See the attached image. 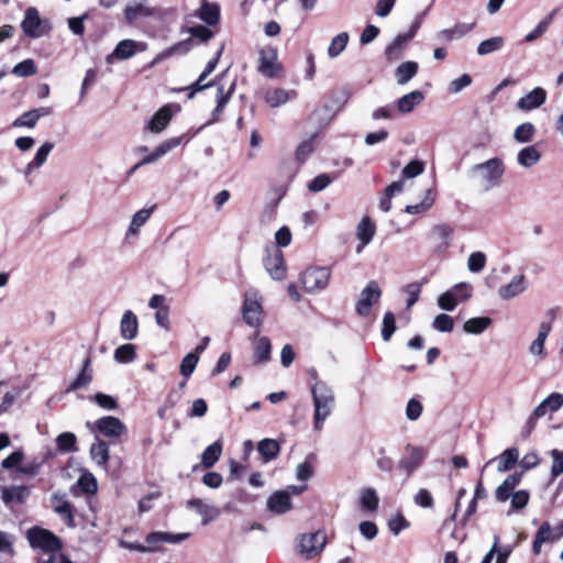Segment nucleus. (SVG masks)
Segmentation results:
<instances>
[{
    "label": "nucleus",
    "instance_id": "nucleus-1",
    "mask_svg": "<svg viewBox=\"0 0 563 563\" xmlns=\"http://www.w3.org/2000/svg\"><path fill=\"white\" fill-rule=\"evenodd\" d=\"M314 408L313 428L321 431L325 420L331 416L335 406V396L332 387L325 382H316L311 387Z\"/></svg>",
    "mask_w": 563,
    "mask_h": 563
},
{
    "label": "nucleus",
    "instance_id": "nucleus-2",
    "mask_svg": "<svg viewBox=\"0 0 563 563\" xmlns=\"http://www.w3.org/2000/svg\"><path fill=\"white\" fill-rule=\"evenodd\" d=\"M505 170L504 161L499 157H493L474 165L471 173L485 190H489L501 185Z\"/></svg>",
    "mask_w": 563,
    "mask_h": 563
},
{
    "label": "nucleus",
    "instance_id": "nucleus-3",
    "mask_svg": "<svg viewBox=\"0 0 563 563\" xmlns=\"http://www.w3.org/2000/svg\"><path fill=\"white\" fill-rule=\"evenodd\" d=\"M87 427L91 431H98L100 434L110 439L112 443L120 442V438L126 434V427L123 422L119 418L112 416L102 417L93 423L87 422Z\"/></svg>",
    "mask_w": 563,
    "mask_h": 563
},
{
    "label": "nucleus",
    "instance_id": "nucleus-4",
    "mask_svg": "<svg viewBox=\"0 0 563 563\" xmlns=\"http://www.w3.org/2000/svg\"><path fill=\"white\" fill-rule=\"evenodd\" d=\"M473 287L468 283H459L441 294L438 298V306L442 310L452 311L455 307L472 297Z\"/></svg>",
    "mask_w": 563,
    "mask_h": 563
},
{
    "label": "nucleus",
    "instance_id": "nucleus-5",
    "mask_svg": "<svg viewBox=\"0 0 563 563\" xmlns=\"http://www.w3.org/2000/svg\"><path fill=\"white\" fill-rule=\"evenodd\" d=\"M26 537L32 548L40 549L47 554L57 553L62 549L59 539L48 530L34 527L27 530Z\"/></svg>",
    "mask_w": 563,
    "mask_h": 563
},
{
    "label": "nucleus",
    "instance_id": "nucleus-6",
    "mask_svg": "<svg viewBox=\"0 0 563 563\" xmlns=\"http://www.w3.org/2000/svg\"><path fill=\"white\" fill-rule=\"evenodd\" d=\"M331 277L329 267H309L301 274V285L307 292H319L327 288Z\"/></svg>",
    "mask_w": 563,
    "mask_h": 563
},
{
    "label": "nucleus",
    "instance_id": "nucleus-7",
    "mask_svg": "<svg viewBox=\"0 0 563 563\" xmlns=\"http://www.w3.org/2000/svg\"><path fill=\"white\" fill-rule=\"evenodd\" d=\"M428 455V450L423 446L407 444L405 452L398 462L399 470L411 475L418 467L422 465Z\"/></svg>",
    "mask_w": 563,
    "mask_h": 563
},
{
    "label": "nucleus",
    "instance_id": "nucleus-8",
    "mask_svg": "<svg viewBox=\"0 0 563 563\" xmlns=\"http://www.w3.org/2000/svg\"><path fill=\"white\" fill-rule=\"evenodd\" d=\"M327 543V537L321 531L301 534L298 541V548L301 555L306 559H312L320 554Z\"/></svg>",
    "mask_w": 563,
    "mask_h": 563
},
{
    "label": "nucleus",
    "instance_id": "nucleus-9",
    "mask_svg": "<svg viewBox=\"0 0 563 563\" xmlns=\"http://www.w3.org/2000/svg\"><path fill=\"white\" fill-rule=\"evenodd\" d=\"M21 27L25 35L33 38L43 36L49 30L47 23L41 19L38 10L34 7L25 10Z\"/></svg>",
    "mask_w": 563,
    "mask_h": 563
},
{
    "label": "nucleus",
    "instance_id": "nucleus-10",
    "mask_svg": "<svg viewBox=\"0 0 563 563\" xmlns=\"http://www.w3.org/2000/svg\"><path fill=\"white\" fill-rule=\"evenodd\" d=\"M242 314L243 320L250 327L258 328L262 324L263 308L261 297L256 291L245 294Z\"/></svg>",
    "mask_w": 563,
    "mask_h": 563
},
{
    "label": "nucleus",
    "instance_id": "nucleus-11",
    "mask_svg": "<svg viewBox=\"0 0 563 563\" xmlns=\"http://www.w3.org/2000/svg\"><path fill=\"white\" fill-rule=\"evenodd\" d=\"M382 290L377 282L371 280L363 288L360 298L356 301L355 310L361 317H367L371 313L373 305L379 301Z\"/></svg>",
    "mask_w": 563,
    "mask_h": 563
},
{
    "label": "nucleus",
    "instance_id": "nucleus-12",
    "mask_svg": "<svg viewBox=\"0 0 563 563\" xmlns=\"http://www.w3.org/2000/svg\"><path fill=\"white\" fill-rule=\"evenodd\" d=\"M190 534L188 532L172 533L164 531H153L148 533L145 538L147 544L145 545L146 552H157L159 550V544L162 543H181L183 541L187 540Z\"/></svg>",
    "mask_w": 563,
    "mask_h": 563
},
{
    "label": "nucleus",
    "instance_id": "nucleus-13",
    "mask_svg": "<svg viewBox=\"0 0 563 563\" xmlns=\"http://www.w3.org/2000/svg\"><path fill=\"white\" fill-rule=\"evenodd\" d=\"M264 266L272 278L280 280L286 275V266L284 255L280 250L274 247L266 251Z\"/></svg>",
    "mask_w": 563,
    "mask_h": 563
},
{
    "label": "nucleus",
    "instance_id": "nucleus-14",
    "mask_svg": "<svg viewBox=\"0 0 563 563\" xmlns=\"http://www.w3.org/2000/svg\"><path fill=\"white\" fill-rule=\"evenodd\" d=\"M184 141V136L170 137L161 142L153 151L148 152L139 165H151L167 155L170 151L179 146Z\"/></svg>",
    "mask_w": 563,
    "mask_h": 563
},
{
    "label": "nucleus",
    "instance_id": "nucleus-15",
    "mask_svg": "<svg viewBox=\"0 0 563 563\" xmlns=\"http://www.w3.org/2000/svg\"><path fill=\"white\" fill-rule=\"evenodd\" d=\"M282 67L277 62V49L267 47L260 53L258 70L266 77L274 78L278 75Z\"/></svg>",
    "mask_w": 563,
    "mask_h": 563
},
{
    "label": "nucleus",
    "instance_id": "nucleus-16",
    "mask_svg": "<svg viewBox=\"0 0 563 563\" xmlns=\"http://www.w3.org/2000/svg\"><path fill=\"white\" fill-rule=\"evenodd\" d=\"M146 49V44L143 42H136L134 40H122L120 41L112 54L107 56V62L110 63L114 57L117 59H128L136 54V52H143Z\"/></svg>",
    "mask_w": 563,
    "mask_h": 563
},
{
    "label": "nucleus",
    "instance_id": "nucleus-17",
    "mask_svg": "<svg viewBox=\"0 0 563 563\" xmlns=\"http://www.w3.org/2000/svg\"><path fill=\"white\" fill-rule=\"evenodd\" d=\"M222 51H223V46H221L218 49L216 56L207 63L203 71L200 74L198 79L191 86L186 88V90L189 91L188 98H192L196 92L201 91L206 88H209L213 85V81L206 82V79L216 69L218 62L220 59V56L222 54Z\"/></svg>",
    "mask_w": 563,
    "mask_h": 563
},
{
    "label": "nucleus",
    "instance_id": "nucleus-18",
    "mask_svg": "<svg viewBox=\"0 0 563 563\" xmlns=\"http://www.w3.org/2000/svg\"><path fill=\"white\" fill-rule=\"evenodd\" d=\"M552 330L551 321H543L539 324L538 335L529 345V353L537 357L539 361H543L547 357L544 343Z\"/></svg>",
    "mask_w": 563,
    "mask_h": 563
},
{
    "label": "nucleus",
    "instance_id": "nucleus-19",
    "mask_svg": "<svg viewBox=\"0 0 563 563\" xmlns=\"http://www.w3.org/2000/svg\"><path fill=\"white\" fill-rule=\"evenodd\" d=\"M547 101V91L541 87H536L517 101V108L521 111H532L541 107Z\"/></svg>",
    "mask_w": 563,
    "mask_h": 563
},
{
    "label": "nucleus",
    "instance_id": "nucleus-20",
    "mask_svg": "<svg viewBox=\"0 0 563 563\" xmlns=\"http://www.w3.org/2000/svg\"><path fill=\"white\" fill-rule=\"evenodd\" d=\"M296 90L269 88L265 91L264 100L272 108H278L297 98Z\"/></svg>",
    "mask_w": 563,
    "mask_h": 563
},
{
    "label": "nucleus",
    "instance_id": "nucleus-21",
    "mask_svg": "<svg viewBox=\"0 0 563 563\" xmlns=\"http://www.w3.org/2000/svg\"><path fill=\"white\" fill-rule=\"evenodd\" d=\"M187 508L195 510L202 518V525H208L219 515V510L216 506L208 504L206 500L200 498H192L188 500Z\"/></svg>",
    "mask_w": 563,
    "mask_h": 563
},
{
    "label": "nucleus",
    "instance_id": "nucleus-22",
    "mask_svg": "<svg viewBox=\"0 0 563 563\" xmlns=\"http://www.w3.org/2000/svg\"><path fill=\"white\" fill-rule=\"evenodd\" d=\"M416 29H412L411 32L406 34H398L394 41L386 47L385 55L389 62H395L399 59L402 55V51L406 45L411 41L415 36Z\"/></svg>",
    "mask_w": 563,
    "mask_h": 563
},
{
    "label": "nucleus",
    "instance_id": "nucleus-23",
    "mask_svg": "<svg viewBox=\"0 0 563 563\" xmlns=\"http://www.w3.org/2000/svg\"><path fill=\"white\" fill-rule=\"evenodd\" d=\"M527 289V282L525 275H516L511 278V280L501 286L498 289V295L500 298L505 300H509L522 294Z\"/></svg>",
    "mask_w": 563,
    "mask_h": 563
},
{
    "label": "nucleus",
    "instance_id": "nucleus-24",
    "mask_svg": "<svg viewBox=\"0 0 563 563\" xmlns=\"http://www.w3.org/2000/svg\"><path fill=\"white\" fill-rule=\"evenodd\" d=\"M139 332V321L135 313L131 310L124 311L120 321V334L122 339L131 341L136 338Z\"/></svg>",
    "mask_w": 563,
    "mask_h": 563
},
{
    "label": "nucleus",
    "instance_id": "nucleus-25",
    "mask_svg": "<svg viewBox=\"0 0 563 563\" xmlns=\"http://www.w3.org/2000/svg\"><path fill=\"white\" fill-rule=\"evenodd\" d=\"M172 108L170 104L162 107L148 121L147 129L156 134L163 132L172 120Z\"/></svg>",
    "mask_w": 563,
    "mask_h": 563
},
{
    "label": "nucleus",
    "instance_id": "nucleus-26",
    "mask_svg": "<svg viewBox=\"0 0 563 563\" xmlns=\"http://www.w3.org/2000/svg\"><path fill=\"white\" fill-rule=\"evenodd\" d=\"M272 344L267 336L256 335L253 340V361L255 364L267 363L271 358Z\"/></svg>",
    "mask_w": 563,
    "mask_h": 563
},
{
    "label": "nucleus",
    "instance_id": "nucleus-27",
    "mask_svg": "<svg viewBox=\"0 0 563 563\" xmlns=\"http://www.w3.org/2000/svg\"><path fill=\"white\" fill-rule=\"evenodd\" d=\"M267 509L276 515H282L291 509V500L287 492L277 490L267 499Z\"/></svg>",
    "mask_w": 563,
    "mask_h": 563
},
{
    "label": "nucleus",
    "instance_id": "nucleus-28",
    "mask_svg": "<svg viewBox=\"0 0 563 563\" xmlns=\"http://www.w3.org/2000/svg\"><path fill=\"white\" fill-rule=\"evenodd\" d=\"M234 87H235V85L232 84L230 86V88L228 89V91H224L223 86H219L218 87L217 96H216L217 107L213 109V111L211 113V118L208 121V124L216 123V122H218L220 120L227 103L231 99V96H232V93L234 91Z\"/></svg>",
    "mask_w": 563,
    "mask_h": 563
},
{
    "label": "nucleus",
    "instance_id": "nucleus-29",
    "mask_svg": "<svg viewBox=\"0 0 563 563\" xmlns=\"http://www.w3.org/2000/svg\"><path fill=\"white\" fill-rule=\"evenodd\" d=\"M563 406V395L559 393L550 394L534 408V417H544L548 412H556Z\"/></svg>",
    "mask_w": 563,
    "mask_h": 563
},
{
    "label": "nucleus",
    "instance_id": "nucleus-30",
    "mask_svg": "<svg viewBox=\"0 0 563 563\" xmlns=\"http://www.w3.org/2000/svg\"><path fill=\"white\" fill-rule=\"evenodd\" d=\"M376 232L375 224L371 221L369 218L365 217L361 220L356 229L357 239L361 241V244L356 247V253H361L363 249L371 243Z\"/></svg>",
    "mask_w": 563,
    "mask_h": 563
},
{
    "label": "nucleus",
    "instance_id": "nucleus-31",
    "mask_svg": "<svg viewBox=\"0 0 563 563\" xmlns=\"http://www.w3.org/2000/svg\"><path fill=\"white\" fill-rule=\"evenodd\" d=\"M541 159V153L536 145L522 147L516 157L517 164L523 168H531Z\"/></svg>",
    "mask_w": 563,
    "mask_h": 563
},
{
    "label": "nucleus",
    "instance_id": "nucleus-32",
    "mask_svg": "<svg viewBox=\"0 0 563 563\" xmlns=\"http://www.w3.org/2000/svg\"><path fill=\"white\" fill-rule=\"evenodd\" d=\"M423 100H424L423 92L420 90H413V91L400 97L396 102V107L400 113H410Z\"/></svg>",
    "mask_w": 563,
    "mask_h": 563
},
{
    "label": "nucleus",
    "instance_id": "nucleus-33",
    "mask_svg": "<svg viewBox=\"0 0 563 563\" xmlns=\"http://www.w3.org/2000/svg\"><path fill=\"white\" fill-rule=\"evenodd\" d=\"M521 481V474L509 475L496 489V499L500 503L508 500Z\"/></svg>",
    "mask_w": 563,
    "mask_h": 563
},
{
    "label": "nucleus",
    "instance_id": "nucleus-34",
    "mask_svg": "<svg viewBox=\"0 0 563 563\" xmlns=\"http://www.w3.org/2000/svg\"><path fill=\"white\" fill-rule=\"evenodd\" d=\"M474 29V23H457L453 27L444 29L437 35L438 40L451 42L470 33Z\"/></svg>",
    "mask_w": 563,
    "mask_h": 563
},
{
    "label": "nucleus",
    "instance_id": "nucleus-35",
    "mask_svg": "<svg viewBox=\"0 0 563 563\" xmlns=\"http://www.w3.org/2000/svg\"><path fill=\"white\" fill-rule=\"evenodd\" d=\"M54 145L51 142L43 143L36 151L33 159L25 166L23 173L25 176L32 174L33 170L40 168L47 159Z\"/></svg>",
    "mask_w": 563,
    "mask_h": 563
},
{
    "label": "nucleus",
    "instance_id": "nucleus-36",
    "mask_svg": "<svg viewBox=\"0 0 563 563\" xmlns=\"http://www.w3.org/2000/svg\"><path fill=\"white\" fill-rule=\"evenodd\" d=\"M556 538L554 536V530L548 522H543L540 528L538 529L534 540L532 550L536 555L540 554L541 547L545 542H555Z\"/></svg>",
    "mask_w": 563,
    "mask_h": 563
},
{
    "label": "nucleus",
    "instance_id": "nucleus-37",
    "mask_svg": "<svg viewBox=\"0 0 563 563\" xmlns=\"http://www.w3.org/2000/svg\"><path fill=\"white\" fill-rule=\"evenodd\" d=\"M154 208L141 209L135 212L131 219L130 225L126 230L125 238L136 236L141 228L148 221L153 213Z\"/></svg>",
    "mask_w": 563,
    "mask_h": 563
},
{
    "label": "nucleus",
    "instance_id": "nucleus-38",
    "mask_svg": "<svg viewBox=\"0 0 563 563\" xmlns=\"http://www.w3.org/2000/svg\"><path fill=\"white\" fill-rule=\"evenodd\" d=\"M432 232L434 236L439 240V244L437 246L438 251H446L451 246L454 229L449 224L441 223L433 227Z\"/></svg>",
    "mask_w": 563,
    "mask_h": 563
},
{
    "label": "nucleus",
    "instance_id": "nucleus-39",
    "mask_svg": "<svg viewBox=\"0 0 563 563\" xmlns=\"http://www.w3.org/2000/svg\"><path fill=\"white\" fill-rule=\"evenodd\" d=\"M90 456L93 462L99 466H106L109 461V446L108 443L96 437V441L90 448Z\"/></svg>",
    "mask_w": 563,
    "mask_h": 563
},
{
    "label": "nucleus",
    "instance_id": "nucleus-40",
    "mask_svg": "<svg viewBox=\"0 0 563 563\" xmlns=\"http://www.w3.org/2000/svg\"><path fill=\"white\" fill-rule=\"evenodd\" d=\"M419 65L416 62L401 63L395 70V77L398 85H406L418 73Z\"/></svg>",
    "mask_w": 563,
    "mask_h": 563
},
{
    "label": "nucleus",
    "instance_id": "nucleus-41",
    "mask_svg": "<svg viewBox=\"0 0 563 563\" xmlns=\"http://www.w3.org/2000/svg\"><path fill=\"white\" fill-rule=\"evenodd\" d=\"M53 508L54 511L65 520L68 527L75 526L71 505L68 500L55 495L53 499Z\"/></svg>",
    "mask_w": 563,
    "mask_h": 563
},
{
    "label": "nucleus",
    "instance_id": "nucleus-42",
    "mask_svg": "<svg viewBox=\"0 0 563 563\" xmlns=\"http://www.w3.org/2000/svg\"><path fill=\"white\" fill-rule=\"evenodd\" d=\"M49 457H52L51 453H46L44 455H36V456L32 457L31 460H29L23 465H21L18 468V471H19V473H21L22 475H25V476H35L40 473L42 466Z\"/></svg>",
    "mask_w": 563,
    "mask_h": 563
},
{
    "label": "nucleus",
    "instance_id": "nucleus-43",
    "mask_svg": "<svg viewBox=\"0 0 563 563\" xmlns=\"http://www.w3.org/2000/svg\"><path fill=\"white\" fill-rule=\"evenodd\" d=\"M198 16L208 25H216L220 20V8L216 3L203 1L198 11Z\"/></svg>",
    "mask_w": 563,
    "mask_h": 563
},
{
    "label": "nucleus",
    "instance_id": "nucleus-44",
    "mask_svg": "<svg viewBox=\"0 0 563 563\" xmlns=\"http://www.w3.org/2000/svg\"><path fill=\"white\" fill-rule=\"evenodd\" d=\"M222 454V441L217 440L205 449L201 454V464L206 468L212 467L220 459Z\"/></svg>",
    "mask_w": 563,
    "mask_h": 563
},
{
    "label": "nucleus",
    "instance_id": "nucleus-45",
    "mask_svg": "<svg viewBox=\"0 0 563 563\" xmlns=\"http://www.w3.org/2000/svg\"><path fill=\"white\" fill-rule=\"evenodd\" d=\"M91 360L88 357L84 361L82 368L80 373L77 375V377L73 380V383L68 386L67 391H73L76 389H79L81 387L87 386L91 379Z\"/></svg>",
    "mask_w": 563,
    "mask_h": 563
},
{
    "label": "nucleus",
    "instance_id": "nucleus-46",
    "mask_svg": "<svg viewBox=\"0 0 563 563\" xmlns=\"http://www.w3.org/2000/svg\"><path fill=\"white\" fill-rule=\"evenodd\" d=\"M361 507L366 511H376L379 504L377 493L372 487L363 488L360 493Z\"/></svg>",
    "mask_w": 563,
    "mask_h": 563
},
{
    "label": "nucleus",
    "instance_id": "nucleus-47",
    "mask_svg": "<svg viewBox=\"0 0 563 563\" xmlns=\"http://www.w3.org/2000/svg\"><path fill=\"white\" fill-rule=\"evenodd\" d=\"M537 133L536 126L531 122L519 124L514 131V140L517 143H530Z\"/></svg>",
    "mask_w": 563,
    "mask_h": 563
},
{
    "label": "nucleus",
    "instance_id": "nucleus-48",
    "mask_svg": "<svg viewBox=\"0 0 563 563\" xmlns=\"http://www.w3.org/2000/svg\"><path fill=\"white\" fill-rule=\"evenodd\" d=\"M257 450L264 461L268 462L278 455L280 446L276 440L264 439L258 442Z\"/></svg>",
    "mask_w": 563,
    "mask_h": 563
},
{
    "label": "nucleus",
    "instance_id": "nucleus-49",
    "mask_svg": "<svg viewBox=\"0 0 563 563\" xmlns=\"http://www.w3.org/2000/svg\"><path fill=\"white\" fill-rule=\"evenodd\" d=\"M519 453L517 449H507L505 450L497 459V470L500 473H504L510 470L516 462L518 461Z\"/></svg>",
    "mask_w": 563,
    "mask_h": 563
},
{
    "label": "nucleus",
    "instance_id": "nucleus-50",
    "mask_svg": "<svg viewBox=\"0 0 563 563\" xmlns=\"http://www.w3.org/2000/svg\"><path fill=\"white\" fill-rule=\"evenodd\" d=\"M492 324V319L488 317H476L468 319L463 324V330L470 334H481Z\"/></svg>",
    "mask_w": 563,
    "mask_h": 563
},
{
    "label": "nucleus",
    "instance_id": "nucleus-51",
    "mask_svg": "<svg viewBox=\"0 0 563 563\" xmlns=\"http://www.w3.org/2000/svg\"><path fill=\"white\" fill-rule=\"evenodd\" d=\"M153 13V9L141 3L129 4L124 10V15L129 23H133L135 20L142 16H151Z\"/></svg>",
    "mask_w": 563,
    "mask_h": 563
},
{
    "label": "nucleus",
    "instance_id": "nucleus-52",
    "mask_svg": "<svg viewBox=\"0 0 563 563\" xmlns=\"http://www.w3.org/2000/svg\"><path fill=\"white\" fill-rule=\"evenodd\" d=\"M504 37L501 36H493L490 38L482 41L477 46V54L479 56H485L488 54H492L494 52H497L503 48L504 46Z\"/></svg>",
    "mask_w": 563,
    "mask_h": 563
},
{
    "label": "nucleus",
    "instance_id": "nucleus-53",
    "mask_svg": "<svg viewBox=\"0 0 563 563\" xmlns=\"http://www.w3.org/2000/svg\"><path fill=\"white\" fill-rule=\"evenodd\" d=\"M113 357L120 364L132 363L136 357V350L133 344L125 343L115 349Z\"/></svg>",
    "mask_w": 563,
    "mask_h": 563
},
{
    "label": "nucleus",
    "instance_id": "nucleus-54",
    "mask_svg": "<svg viewBox=\"0 0 563 563\" xmlns=\"http://www.w3.org/2000/svg\"><path fill=\"white\" fill-rule=\"evenodd\" d=\"M349 34L346 32H341L338 35H335L329 47H328V55L330 58L338 57L346 47L349 43Z\"/></svg>",
    "mask_w": 563,
    "mask_h": 563
},
{
    "label": "nucleus",
    "instance_id": "nucleus-55",
    "mask_svg": "<svg viewBox=\"0 0 563 563\" xmlns=\"http://www.w3.org/2000/svg\"><path fill=\"white\" fill-rule=\"evenodd\" d=\"M77 438L73 432H63L56 438V445L63 452L77 451Z\"/></svg>",
    "mask_w": 563,
    "mask_h": 563
},
{
    "label": "nucleus",
    "instance_id": "nucleus-56",
    "mask_svg": "<svg viewBox=\"0 0 563 563\" xmlns=\"http://www.w3.org/2000/svg\"><path fill=\"white\" fill-rule=\"evenodd\" d=\"M27 494V489L24 486H12L2 488V499L5 504L18 500L21 501Z\"/></svg>",
    "mask_w": 563,
    "mask_h": 563
},
{
    "label": "nucleus",
    "instance_id": "nucleus-57",
    "mask_svg": "<svg viewBox=\"0 0 563 563\" xmlns=\"http://www.w3.org/2000/svg\"><path fill=\"white\" fill-rule=\"evenodd\" d=\"M198 362L199 356L196 353H188L180 363V374L188 379L194 373Z\"/></svg>",
    "mask_w": 563,
    "mask_h": 563
},
{
    "label": "nucleus",
    "instance_id": "nucleus-58",
    "mask_svg": "<svg viewBox=\"0 0 563 563\" xmlns=\"http://www.w3.org/2000/svg\"><path fill=\"white\" fill-rule=\"evenodd\" d=\"M35 73H36L35 63L33 59H30V58L24 59L23 62L16 64L12 69V74L18 77H21V78L32 76Z\"/></svg>",
    "mask_w": 563,
    "mask_h": 563
},
{
    "label": "nucleus",
    "instance_id": "nucleus-59",
    "mask_svg": "<svg viewBox=\"0 0 563 563\" xmlns=\"http://www.w3.org/2000/svg\"><path fill=\"white\" fill-rule=\"evenodd\" d=\"M77 486L86 494H95L98 489L97 479L91 473H84L78 478Z\"/></svg>",
    "mask_w": 563,
    "mask_h": 563
},
{
    "label": "nucleus",
    "instance_id": "nucleus-60",
    "mask_svg": "<svg viewBox=\"0 0 563 563\" xmlns=\"http://www.w3.org/2000/svg\"><path fill=\"white\" fill-rule=\"evenodd\" d=\"M434 202V198L431 195V190L427 191L426 197L420 203L409 205L406 207V212L409 214H417L428 211Z\"/></svg>",
    "mask_w": 563,
    "mask_h": 563
},
{
    "label": "nucleus",
    "instance_id": "nucleus-61",
    "mask_svg": "<svg viewBox=\"0 0 563 563\" xmlns=\"http://www.w3.org/2000/svg\"><path fill=\"white\" fill-rule=\"evenodd\" d=\"M486 265V255L483 252H473L467 258V268L471 273H479Z\"/></svg>",
    "mask_w": 563,
    "mask_h": 563
},
{
    "label": "nucleus",
    "instance_id": "nucleus-62",
    "mask_svg": "<svg viewBox=\"0 0 563 563\" xmlns=\"http://www.w3.org/2000/svg\"><path fill=\"white\" fill-rule=\"evenodd\" d=\"M396 331L395 314L387 311L383 318L382 338L384 341H389L394 332Z\"/></svg>",
    "mask_w": 563,
    "mask_h": 563
},
{
    "label": "nucleus",
    "instance_id": "nucleus-63",
    "mask_svg": "<svg viewBox=\"0 0 563 563\" xmlns=\"http://www.w3.org/2000/svg\"><path fill=\"white\" fill-rule=\"evenodd\" d=\"M423 406L417 398H410L406 406V418L410 421H416L421 417Z\"/></svg>",
    "mask_w": 563,
    "mask_h": 563
},
{
    "label": "nucleus",
    "instance_id": "nucleus-64",
    "mask_svg": "<svg viewBox=\"0 0 563 563\" xmlns=\"http://www.w3.org/2000/svg\"><path fill=\"white\" fill-rule=\"evenodd\" d=\"M550 455L553 460L552 466H551V475L553 478H556L563 473V450H556L553 449L550 452Z\"/></svg>",
    "mask_w": 563,
    "mask_h": 563
}]
</instances>
